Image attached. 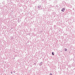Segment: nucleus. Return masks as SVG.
Masks as SVG:
<instances>
[{"mask_svg":"<svg viewBox=\"0 0 75 75\" xmlns=\"http://www.w3.org/2000/svg\"><path fill=\"white\" fill-rule=\"evenodd\" d=\"M62 4L63 5H65V4H66V3H65V1H63V2H62Z\"/></svg>","mask_w":75,"mask_h":75,"instance_id":"nucleus-1","label":"nucleus"},{"mask_svg":"<svg viewBox=\"0 0 75 75\" xmlns=\"http://www.w3.org/2000/svg\"><path fill=\"white\" fill-rule=\"evenodd\" d=\"M65 8H63L61 10L62 11V12H64V11H65Z\"/></svg>","mask_w":75,"mask_h":75,"instance_id":"nucleus-2","label":"nucleus"},{"mask_svg":"<svg viewBox=\"0 0 75 75\" xmlns=\"http://www.w3.org/2000/svg\"><path fill=\"white\" fill-rule=\"evenodd\" d=\"M42 64V62H41L40 63L39 65L40 66H41Z\"/></svg>","mask_w":75,"mask_h":75,"instance_id":"nucleus-3","label":"nucleus"},{"mask_svg":"<svg viewBox=\"0 0 75 75\" xmlns=\"http://www.w3.org/2000/svg\"><path fill=\"white\" fill-rule=\"evenodd\" d=\"M18 23H20V20H19V18L18 19Z\"/></svg>","mask_w":75,"mask_h":75,"instance_id":"nucleus-4","label":"nucleus"},{"mask_svg":"<svg viewBox=\"0 0 75 75\" xmlns=\"http://www.w3.org/2000/svg\"><path fill=\"white\" fill-rule=\"evenodd\" d=\"M41 9H42V8H41V7L39 8V10H41Z\"/></svg>","mask_w":75,"mask_h":75,"instance_id":"nucleus-5","label":"nucleus"},{"mask_svg":"<svg viewBox=\"0 0 75 75\" xmlns=\"http://www.w3.org/2000/svg\"><path fill=\"white\" fill-rule=\"evenodd\" d=\"M11 39H12V40H13V39H14V38H13V37H11Z\"/></svg>","mask_w":75,"mask_h":75,"instance_id":"nucleus-6","label":"nucleus"},{"mask_svg":"<svg viewBox=\"0 0 75 75\" xmlns=\"http://www.w3.org/2000/svg\"><path fill=\"white\" fill-rule=\"evenodd\" d=\"M64 50L65 51H67V49L65 48L64 49Z\"/></svg>","mask_w":75,"mask_h":75,"instance_id":"nucleus-7","label":"nucleus"},{"mask_svg":"<svg viewBox=\"0 0 75 75\" xmlns=\"http://www.w3.org/2000/svg\"><path fill=\"white\" fill-rule=\"evenodd\" d=\"M41 6L40 5L39 6H38V8H41Z\"/></svg>","mask_w":75,"mask_h":75,"instance_id":"nucleus-8","label":"nucleus"},{"mask_svg":"<svg viewBox=\"0 0 75 75\" xmlns=\"http://www.w3.org/2000/svg\"><path fill=\"white\" fill-rule=\"evenodd\" d=\"M52 55H54V52H52Z\"/></svg>","mask_w":75,"mask_h":75,"instance_id":"nucleus-9","label":"nucleus"},{"mask_svg":"<svg viewBox=\"0 0 75 75\" xmlns=\"http://www.w3.org/2000/svg\"><path fill=\"white\" fill-rule=\"evenodd\" d=\"M50 75H52V73H50Z\"/></svg>","mask_w":75,"mask_h":75,"instance_id":"nucleus-10","label":"nucleus"},{"mask_svg":"<svg viewBox=\"0 0 75 75\" xmlns=\"http://www.w3.org/2000/svg\"><path fill=\"white\" fill-rule=\"evenodd\" d=\"M11 73L12 74H13V72H12V71H11Z\"/></svg>","mask_w":75,"mask_h":75,"instance_id":"nucleus-11","label":"nucleus"},{"mask_svg":"<svg viewBox=\"0 0 75 75\" xmlns=\"http://www.w3.org/2000/svg\"><path fill=\"white\" fill-rule=\"evenodd\" d=\"M34 64H35V66L36 65V64H35V63H34Z\"/></svg>","mask_w":75,"mask_h":75,"instance_id":"nucleus-12","label":"nucleus"},{"mask_svg":"<svg viewBox=\"0 0 75 75\" xmlns=\"http://www.w3.org/2000/svg\"><path fill=\"white\" fill-rule=\"evenodd\" d=\"M14 74H15V71H14Z\"/></svg>","mask_w":75,"mask_h":75,"instance_id":"nucleus-13","label":"nucleus"},{"mask_svg":"<svg viewBox=\"0 0 75 75\" xmlns=\"http://www.w3.org/2000/svg\"><path fill=\"white\" fill-rule=\"evenodd\" d=\"M29 35H30V34L29 33Z\"/></svg>","mask_w":75,"mask_h":75,"instance_id":"nucleus-14","label":"nucleus"}]
</instances>
